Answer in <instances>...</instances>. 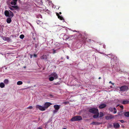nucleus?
I'll return each instance as SVG.
<instances>
[{
    "label": "nucleus",
    "instance_id": "obj_1",
    "mask_svg": "<svg viewBox=\"0 0 129 129\" xmlns=\"http://www.w3.org/2000/svg\"><path fill=\"white\" fill-rule=\"evenodd\" d=\"M49 76L50 77L49 78V81H53L54 79H56L58 77L57 75L55 73H52Z\"/></svg>",
    "mask_w": 129,
    "mask_h": 129
},
{
    "label": "nucleus",
    "instance_id": "obj_2",
    "mask_svg": "<svg viewBox=\"0 0 129 129\" xmlns=\"http://www.w3.org/2000/svg\"><path fill=\"white\" fill-rule=\"evenodd\" d=\"M82 119V117L80 116H75L71 119V121H75L81 120Z\"/></svg>",
    "mask_w": 129,
    "mask_h": 129
},
{
    "label": "nucleus",
    "instance_id": "obj_3",
    "mask_svg": "<svg viewBox=\"0 0 129 129\" xmlns=\"http://www.w3.org/2000/svg\"><path fill=\"white\" fill-rule=\"evenodd\" d=\"M108 109L111 112H113V114H115L117 112V110L115 107H110Z\"/></svg>",
    "mask_w": 129,
    "mask_h": 129
},
{
    "label": "nucleus",
    "instance_id": "obj_4",
    "mask_svg": "<svg viewBox=\"0 0 129 129\" xmlns=\"http://www.w3.org/2000/svg\"><path fill=\"white\" fill-rule=\"evenodd\" d=\"M89 111L91 113L94 114H96L99 112L98 109L95 108L90 109Z\"/></svg>",
    "mask_w": 129,
    "mask_h": 129
},
{
    "label": "nucleus",
    "instance_id": "obj_5",
    "mask_svg": "<svg viewBox=\"0 0 129 129\" xmlns=\"http://www.w3.org/2000/svg\"><path fill=\"white\" fill-rule=\"evenodd\" d=\"M121 91H124L128 89V88L127 86H123L120 87L119 88Z\"/></svg>",
    "mask_w": 129,
    "mask_h": 129
},
{
    "label": "nucleus",
    "instance_id": "obj_6",
    "mask_svg": "<svg viewBox=\"0 0 129 129\" xmlns=\"http://www.w3.org/2000/svg\"><path fill=\"white\" fill-rule=\"evenodd\" d=\"M45 107L40 105H37L36 106V108L37 109H39L41 111H44L45 110Z\"/></svg>",
    "mask_w": 129,
    "mask_h": 129
},
{
    "label": "nucleus",
    "instance_id": "obj_7",
    "mask_svg": "<svg viewBox=\"0 0 129 129\" xmlns=\"http://www.w3.org/2000/svg\"><path fill=\"white\" fill-rule=\"evenodd\" d=\"M52 104V103L49 102H47L45 103L44 104V107H45L44 108L45 109V110L46 108H48L50 106V105H51Z\"/></svg>",
    "mask_w": 129,
    "mask_h": 129
},
{
    "label": "nucleus",
    "instance_id": "obj_8",
    "mask_svg": "<svg viewBox=\"0 0 129 129\" xmlns=\"http://www.w3.org/2000/svg\"><path fill=\"white\" fill-rule=\"evenodd\" d=\"M113 126L115 128H119L120 125L119 123H114L113 124Z\"/></svg>",
    "mask_w": 129,
    "mask_h": 129
},
{
    "label": "nucleus",
    "instance_id": "obj_9",
    "mask_svg": "<svg viewBox=\"0 0 129 129\" xmlns=\"http://www.w3.org/2000/svg\"><path fill=\"white\" fill-rule=\"evenodd\" d=\"M17 2L14 1H8V3L9 4H10L12 5H15L17 3Z\"/></svg>",
    "mask_w": 129,
    "mask_h": 129
},
{
    "label": "nucleus",
    "instance_id": "obj_10",
    "mask_svg": "<svg viewBox=\"0 0 129 129\" xmlns=\"http://www.w3.org/2000/svg\"><path fill=\"white\" fill-rule=\"evenodd\" d=\"M114 118V116L113 115L110 114L109 116H107L106 117V118L107 120H109L113 119Z\"/></svg>",
    "mask_w": 129,
    "mask_h": 129
},
{
    "label": "nucleus",
    "instance_id": "obj_11",
    "mask_svg": "<svg viewBox=\"0 0 129 129\" xmlns=\"http://www.w3.org/2000/svg\"><path fill=\"white\" fill-rule=\"evenodd\" d=\"M106 106V105L105 104L103 103L99 105V108L100 109H103Z\"/></svg>",
    "mask_w": 129,
    "mask_h": 129
},
{
    "label": "nucleus",
    "instance_id": "obj_12",
    "mask_svg": "<svg viewBox=\"0 0 129 129\" xmlns=\"http://www.w3.org/2000/svg\"><path fill=\"white\" fill-rule=\"evenodd\" d=\"M41 59L47 60V57L46 55L44 54L40 57Z\"/></svg>",
    "mask_w": 129,
    "mask_h": 129
},
{
    "label": "nucleus",
    "instance_id": "obj_13",
    "mask_svg": "<svg viewBox=\"0 0 129 129\" xmlns=\"http://www.w3.org/2000/svg\"><path fill=\"white\" fill-rule=\"evenodd\" d=\"M3 39L4 40L8 42H9L10 41V38L7 37H4L3 38Z\"/></svg>",
    "mask_w": 129,
    "mask_h": 129
},
{
    "label": "nucleus",
    "instance_id": "obj_14",
    "mask_svg": "<svg viewBox=\"0 0 129 129\" xmlns=\"http://www.w3.org/2000/svg\"><path fill=\"white\" fill-rule=\"evenodd\" d=\"M60 107V105H55L53 107L54 108L58 110L59 109Z\"/></svg>",
    "mask_w": 129,
    "mask_h": 129
},
{
    "label": "nucleus",
    "instance_id": "obj_15",
    "mask_svg": "<svg viewBox=\"0 0 129 129\" xmlns=\"http://www.w3.org/2000/svg\"><path fill=\"white\" fill-rule=\"evenodd\" d=\"M56 15L58 16V18L59 19L61 20H63L64 21V19L62 17L59 15V14L58 13H56Z\"/></svg>",
    "mask_w": 129,
    "mask_h": 129
},
{
    "label": "nucleus",
    "instance_id": "obj_16",
    "mask_svg": "<svg viewBox=\"0 0 129 129\" xmlns=\"http://www.w3.org/2000/svg\"><path fill=\"white\" fill-rule=\"evenodd\" d=\"M121 103L123 104H127L129 103V100H123Z\"/></svg>",
    "mask_w": 129,
    "mask_h": 129
},
{
    "label": "nucleus",
    "instance_id": "obj_17",
    "mask_svg": "<svg viewBox=\"0 0 129 129\" xmlns=\"http://www.w3.org/2000/svg\"><path fill=\"white\" fill-rule=\"evenodd\" d=\"M65 36L66 37V40H72V38L73 37V36H67L66 35H65Z\"/></svg>",
    "mask_w": 129,
    "mask_h": 129
},
{
    "label": "nucleus",
    "instance_id": "obj_18",
    "mask_svg": "<svg viewBox=\"0 0 129 129\" xmlns=\"http://www.w3.org/2000/svg\"><path fill=\"white\" fill-rule=\"evenodd\" d=\"M100 124V123L99 122H91L90 124H92L94 125H99Z\"/></svg>",
    "mask_w": 129,
    "mask_h": 129
},
{
    "label": "nucleus",
    "instance_id": "obj_19",
    "mask_svg": "<svg viewBox=\"0 0 129 129\" xmlns=\"http://www.w3.org/2000/svg\"><path fill=\"white\" fill-rule=\"evenodd\" d=\"M5 15L6 16H9V12L7 10H6L4 12Z\"/></svg>",
    "mask_w": 129,
    "mask_h": 129
},
{
    "label": "nucleus",
    "instance_id": "obj_20",
    "mask_svg": "<svg viewBox=\"0 0 129 129\" xmlns=\"http://www.w3.org/2000/svg\"><path fill=\"white\" fill-rule=\"evenodd\" d=\"M10 12H9V15L8 17L12 18V17L13 16V13L11 11H9Z\"/></svg>",
    "mask_w": 129,
    "mask_h": 129
},
{
    "label": "nucleus",
    "instance_id": "obj_21",
    "mask_svg": "<svg viewBox=\"0 0 129 129\" xmlns=\"http://www.w3.org/2000/svg\"><path fill=\"white\" fill-rule=\"evenodd\" d=\"M11 18H8L7 19V22L8 23H9L11 22Z\"/></svg>",
    "mask_w": 129,
    "mask_h": 129
},
{
    "label": "nucleus",
    "instance_id": "obj_22",
    "mask_svg": "<svg viewBox=\"0 0 129 129\" xmlns=\"http://www.w3.org/2000/svg\"><path fill=\"white\" fill-rule=\"evenodd\" d=\"M97 114H95L93 116V118H96L99 116V112L97 113Z\"/></svg>",
    "mask_w": 129,
    "mask_h": 129
},
{
    "label": "nucleus",
    "instance_id": "obj_23",
    "mask_svg": "<svg viewBox=\"0 0 129 129\" xmlns=\"http://www.w3.org/2000/svg\"><path fill=\"white\" fill-rule=\"evenodd\" d=\"M51 98H56V96L52 94H49L48 95Z\"/></svg>",
    "mask_w": 129,
    "mask_h": 129
},
{
    "label": "nucleus",
    "instance_id": "obj_24",
    "mask_svg": "<svg viewBox=\"0 0 129 129\" xmlns=\"http://www.w3.org/2000/svg\"><path fill=\"white\" fill-rule=\"evenodd\" d=\"M5 84L3 82H1L0 83V87L1 88H3L5 87Z\"/></svg>",
    "mask_w": 129,
    "mask_h": 129
},
{
    "label": "nucleus",
    "instance_id": "obj_25",
    "mask_svg": "<svg viewBox=\"0 0 129 129\" xmlns=\"http://www.w3.org/2000/svg\"><path fill=\"white\" fill-rule=\"evenodd\" d=\"M124 115L126 117H129V112H125L124 114Z\"/></svg>",
    "mask_w": 129,
    "mask_h": 129
},
{
    "label": "nucleus",
    "instance_id": "obj_26",
    "mask_svg": "<svg viewBox=\"0 0 129 129\" xmlns=\"http://www.w3.org/2000/svg\"><path fill=\"white\" fill-rule=\"evenodd\" d=\"M99 117H102L104 116L103 113L102 112H100L99 113Z\"/></svg>",
    "mask_w": 129,
    "mask_h": 129
},
{
    "label": "nucleus",
    "instance_id": "obj_27",
    "mask_svg": "<svg viewBox=\"0 0 129 129\" xmlns=\"http://www.w3.org/2000/svg\"><path fill=\"white\" fill-rule=\"evenodd\" d=\"M12 7L16 9H19L18 7L17 6H12Z\"/></svg>",
    "mask_w": 129,
    "mask_h": 129
},
{
    "label": "nucleus",
    "instance_id": "obj_28",
    "mask_svg": "<svg viewBox=\"0 0 129 129\" xmlns=\"http://www.w3.org/2000/svg\"><path fill=\"white\" fill-rule=\"evenodd\" d=\"M22 84V81H18L17 83V84L18 85H20Z\"/></svg>",
    "mask_w": 129,
    "mask_h": 129
},
{
    "label": "nucleus",
    "instance_id": "obj_29",
    "mask_svg": "<svg viewBox=\"0 0 129 129\" xmlns=\"http://www.w3.org/2000/svg\"><path fill=\"white\" fill-rule=\"evenodd\" d=\"M24 37V36L23 35H21L20 36V39H22Z\"/></svg>",
    "mask_w": 129,
    "mask_h": 129
},
{
    "label": "nucleus",
    "instance_id": "obj_30",
    "mask_svg": "<svg viewBox=\"0 0 129 129\" xmlns=\"http://www.w3.org/2000/svg\"><path fill=\"white\" fill-rule=\"evenodd\" d=\"M58 110L55 109L53 111V112L54 114L56 113L58 111Z\"/></svg>",
    "mask_w": 129,
    "mask_h": 129
},
{
    "label": "nucleus",
    "instance_id": "obj_31",
    "mask_svg": "<svg viewBox=\"0 0 129 129\" xmlns=\"http://www.w3.org/2000/svg\"><path fill=\"white\" fill-rule=\"evenodd\" d=\"M52 50H53V54H54L57 52V50H55L54 49H52Z\"/></svg>",
    "mask_w": 129,
    "mask_h": 129
},
{
    "label": "nucleus",
    "instance_id": "obj_32",
    "mask_svg": "<svg viewBox=\"0 0 129 129\" xmlns=\"http://www.w3.org/2000/svg\"><path fill=\"white\" fill-rule=\"evenodd\" d=\"M33 108V107L32 106H29V107H28L27 108V109H32Z\"/></svg>",
    "mask_w": 129,
    "mask_h": 129
},
{
    "label": "nucleus",
    "instance_id": "obj_33",
    "mask_svg": "<svg viewBox=\"0 0 129 129\" xmlns=\"http://www.w3.org/2000/svg\"><path fill=\"white\" fill-rule=\"evenodd\" d=\"M119 121L121 122V123H123L124 122V121L123 120H120Z\"/></svg>",
    "mask_w": 129,
    "mask_h": 129
},
{
    "label": "nucleus",
    "instance_id": "obj_34",
    "mask_svg": "<svg viewBox=\"0 0 129 129\" xmlns=\"http://www.w3.org/2000/svg\"><path fill=\"white\" fill-rule=\"evenodd\" d=\"M11 10H14L13 8L12 7V6L11 7H10L9 8Z\"/></svg>",
    "mask_w": 129,
    "mask_h": 129
},
{
    "label": "nucleus",
    "instance_id": "obj_35",
    "mask_svg": "<svg viewBox=\"0 0 129 129\" xmlns=\"http://www.w3.org/2000/svg\"><path fill=\"white\" fill-rule=\"evenodd\" d=\"M69 102H64L63 103L65 105L67 104Z\"/></svg>",
    "mask_w": 129,
    "mask_h": 129
},
{
    "label": "nucleus",
    "instance_id": "obj_36",
    "mask_svg": "<svg viewBox=\"0 0 129 129\" xmlns=\"http://www.w3.org/2000/svg\"><path fill=\"white\" fill-rule=\"evenodd\" d=\"M37 56V55L35 54H34V56L35 57H36Z\"/></svg>",
    "mask_w": 129,
    "mask_h": 129
},
{
    "label": "nucleus",
    "instance_id": "obj_37",
    "mask_svg": "<svg viewBox=\"0 0 129 129\" xmlns=\"http://www.w3.org/2000/svg\"><path fill=\"white\" fill-rule=\"evenodd\" d=\"M5 83L6 84H7L8 82V81H4Z\"/></svg>",
    "mask_w": 129,
    "mask_h": 129
},
{
    "label": "nucleus",
    "instance_id": "obj_38",
    "mask_svg": "<svg viewBox=\"0 0 129 129\" xmlns=\"http://www.w3.org/2000/svg\"><path fill=\"white\" fill-rule=\"evenodd\" d=\"M120 108H122L123 109V106L122 105H121V106H120Z\"/></svg>",
    "mask_w": 129,
    "mask_h": 129
},
{
    "label": "nucleus",
    "instance_id": "obj_39",
    "mask_svg": "<svg viewBox=\"0 0 129 129\" xmlns=\"http://www.w3.org/2000/svg\"><path fill=\"white\" fill-rule=\"evenodd\" d=\"M37 129H42V128L40 127H38L37 128Z\"/></svg>",
    "mask_w": 129,
    "mask_h": 129
},
{
    "label": "nucleus",
    "instance_id": "obj_40",
    "mask_svg": "<svg viewBox=\"0 0 129 129\" xmlns=\"http://www.w3.org/2000/svg\"><path fill=\"white\" fill-rule=\"evenodd\" d=\"M8 1H13L16 2H17V0H8Z\"/></svg>",
    "mask_w": 129,
    "mask_h": 129
},
{
    "label": "nucleus",
    "instance_id": "obj_41",
    "mask_svg": "<svg viewBox=\"0 0 129 129\" xmlns=\"http://www.w3.org/2000/svg\"><path fill=\"white\" fill-rule=\"evenodd\" d=\"M69 56H67V59H69Z\"/></svg>",
    "mask_w": 129,
    "mask_h": 129
},
{
    "label": "nucleus",
    "instance_id": "obj_42",
    "mask_svg": "<svg viewBox=\"0 0 129 129\" xmlns=\"http://www.w3.org/2000/svg\"><path fill=\"white\" fill-rule=\"evenodd\" d=\"M91 40L90 39H89L88 40V41L90 42H91Z\"/></svg>",
    "mask_w": 129,
    "mask_h": 129
},
{
    "label": "nucleus",
    "instance_id": "obj_43",
    "mask_svg": "<svg viewBox=\"0 0 129 129\" xmlns=\"http://www.w3.org/2000/svg\"><path fill=\"white\" fill-rule=\"evenodd\" d=\"M71 82V81H68V85H70L69 84H68V83L69 82Z\"/></svg>",
    "mask_w": 129,
    "mask_h": 129
},
{
    "label": "nucleus",
    "instance_id": "obj_44",
    "mask_svg": "<svg viewBox=\"0 0 129 129\" xmlns=\"http://www.w3.org/2000/svg\"><path fill=\"white\" fill-rule=\"evenodd\" d=\"M109 83H112V84H113V85L114 84V83H112L111 82V81H110V82H109Z\"/></svg>",
    "mask_w": 129,
    "mask_h": 129
},
{
    "label": "nucleus",
    "instance_id": "obj_45",
    "mask_svg": "<svg viewBox=\"0 0 129 129\" xmlns=\"http://www.w3.org/2000/svg\"><path fill=\"white\" fill-rule=\"evenodd\" d=\"M118 115H121L120 114V113H118Z\"/></svg>",
    "mask_w": 129,
    "mask_h": 129
},
{
    "label": "nucleus",
    "instance_id": "obj_46",
    "mask_svg": "<svg viewBox=\"0 0 129 129\" xmlns=\"http://www.w3.org/2000/svg\"><path fill=\"white\" fill-rule=\"evenodd\" d=\"M37 47V44H35V47L36 48Z\"/></svg>",
    "mask_w": 129,
    "mask_h": 129
},
{
    "label": "nucleus",
    "instance_id": "obj_47",
    "mask_svg": "<svg viewBox=\"0 0 129 129\" xmlns=\"http://www.w3.org/2000/svg\"><path fill=\"white\" fill-rule=\"evenodd\" d=\"M4 81H8V80L7 79H5V80Z\"/></svg>",
    "mask_w": 129,
    "mask_h": 129
},
{
    "label": "nucleus",
    "instance_id": "obj_48",
    "mask_svg": "<svg viewBox=\"0 0 129 129\" xmlns=\"http://www.w3.org/2000/svg\"><path fill=\"white\" fill-rule=\"evenodd\" d=\"M26 68V66H25L24 67V68H25H25Z\"/></svg>",
    "mask_w": 129,
    "mask_h": 129
},
{
    "label": "nucleus",
    "instance_id": "obj_49",
    "mask_svg": "<svg viewBox=\"0 0 129 129\" xmlns=\"http://www.w3.org/2000/svg\"><path fill=\"white\" fill-rule=\"evenodd\" d=\"M59 14H61V12H59Z\"/></svg>",
    "mask_w": 129,
    "mask_h": 129
},
{
    "label": "nucleus",
    "instance_id": "obj_50",
    "mask_svg": "<svg viewBox=\"0 0 129 129\" xmlns=\"http://www.w3.org/2000/svg\"><path fill=\"white\" fill-rule=\"evenodd\" d=\"M32 55H31V58L32 57Z\"/></svg>",
    "mask_w": 129,
    "mask_h": 129
},
{
    "label": "nucleus",
    "instance_id": "obj_51",
    "mask_svg": "<svg viewBox=\"0 0 129 129\" xmlns=\"http://www.w3.org/2000/svg\"><path fill=\"white\" fill-rule=\"evenodd\" d=\"M101 78V77H99V79H100Z\"/></svg>",
    "mask_w": 129,
    "mask_h": 129
},
{
    "label": "nucleus",
    "instance_id": "obj_52",
    "mask_svg": "<svg viewBox=\"0 0 129 129\" xmlns=\"http://www.w3.org/2000/svg\"><path fill=\"white\" fill-rule=\"evenodd\" d=\"M110 87H111V88H112V86H110Z\"/></svg>",
    "mask_w": 129,
    "mask_h": 129
},
{
    "label": "nucleus",
    "instance_id": "obj_53",
    "mask_svg": "<svg viewBox=\"0 0 129 129\" xmlns=\"http://www.w3.org/2000/svg\"><path fill=\"white\" fill-rule=\"evenodd\" d=\"M63 129H67L66 128H63Z\"/></svg>",
    "mask_w": 129,
    "mask_h": 129
},
{
    "label": "nucleus",
    "instance_id": "obj_54",
    "mask_svg": "<svg viewBox=\"0 0 129 129\" xmlns=\"http://www.w3.org/2000/svg\"><path fill=\"white\" fill-rule=\"evenodd\" d=\"M112 54H109V55H111Z\"/></svg>",
    "mask_w": 129,
    "mask_h": 129
},
{
    "label": "nucleus",
    "instance_id": "obj_55",
    "mask_svg": "<svg viewBox=\"0 0 129 129\" xmlns=\"http://www.w3.org/2000/svg\"><path fill=\"white\" fill-rule=\"evenodd\" d=\"M93 41L94 42V41Z\"/></svg>",
    "mask_w": 129,
    "mask_h": 129
},
{
    "label": "nucleus",
    "instance_id": "obj_56",
    "mask_svg": "<svg viewBox=\"0 0 129 129\" xmlns=\"http://www.w3.org/2000/svg\"><path fill=\"white\" fill-rule=\"evenodd\" d=\"M117 116V115H116L115 116Z\"/></svg>",
    "mask_w": 129,
    "mask_h": 129
}]
</instances>
